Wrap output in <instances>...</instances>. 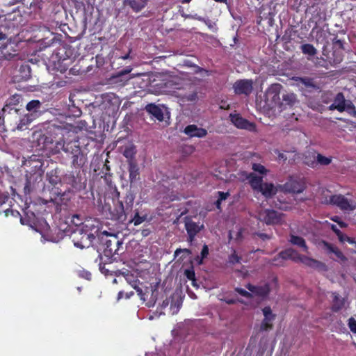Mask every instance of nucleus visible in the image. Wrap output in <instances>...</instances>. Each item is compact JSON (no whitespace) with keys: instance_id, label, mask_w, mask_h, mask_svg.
<instances>
[{"instance_id":"nucleus-51","label":"nucleus","mask_w":356,"mask_h":356,"mask_svg":"<svg viewBox=\"0 0 356 356\" xmlns=\"http://www.w3.org/2000/svg\"><path fill=\"white\" fill-rule=\"evenodd\" d=\"M209 255V248L207 245H204L201 251V257H197L196 260L199 264H202V261L204 259L207 258Z\"/></svg>"},{"instance_id":"nucleus-18","label":"nucleus","mask_w":356,"mask_h":356,"mask_svg":"<svg viewBox=\"0 0 356 356\" xmlns=\"http://www.w3.org/2000/svg\"><path fill=\"white\" fill-rule=\"evenodd\" d=\"M300 262L313 269L321 271H325L327 269L325 264L305 255H302Z\"/></svg>"},{"instance_id":"nucleus-42","label":"nucleus","mask_w":356,"mask_h":356,"mask_svg":"<svg viewBox=\"0 0 356 356\" xmlns=\"http://www.w3.org/2000/svg\"><path fill=\"white\" fill-rule=\"evenodd\" d=\"M316 166L321 165H328L332 162V157H326L321 154L317 153L316 154Z\"/></svg>"},{"instance_id":"nucleus-62","label":"nucleus","mask_w":356,"mask_h":356,"mask_svg":"<svg viewBox=\"0 0 356 356\" xmlns=\"http://www.w3.org/2000/svg\"><path fill=\"white\" fill-rule=\"evenodd\" d=\"M182 252H185L188 255L191 254V250L190 249H188V248H184V249H181V248H177L175 251V253H174V256L175 257H177L179 255V254L182 253Z\"/></svg>"},{"instance_id":"nucleus-60","label":"nucleus","mask_w":356,"mask_h":356,"mask_svg":"<svg viewBox=\"0 0 356 356\" xmlns=\"http://www.w3.org/2000/svg\"><path fill=\"white\" fill-rule=\"evenodd\" d=\"M218 203H221V202L225 200L229 196L230 194L229 192L218 191Z\"/></svg>"},{"instance_id":"nucleus-44","label":"nucleus","mask_w":356,"mask_h":356,"mask_svg":"<svg viewBox=\"0 0 356 356\" xmlns=\"http://www.w3.org/2000/svg\"><path fill=\"white\" fill-rule=\"evenodd\" d=\"M131 214V219L129 222H133L135 226H138L143 223L147 218L146 215L140 216L138 211L135 212L132 217V213Z\"/></svg>"},{"instance_id":"nucleus-47","label":"nucleus","mask_w":356,"mask_h":356,"mask_svg":"<svg viewBox=\"0 0 356 356\" xmlns=\"http://www.w3.org/2000/svg\"><path fill=\"white\" fill-rule=\"evenodd\" d=\"M164 86H163V92H170L171 91H172L173 90H176V89H178L179 88L177 87L178 84L175 83L172 80H166L164 83H163Z\"/></svg>"},{"instance_id":"nucleus-5","label":"nucleus","mask_w":356,"mask_h":356,"mask_svg":"<svg viewBox=\"0 0 356 356\" xmlns=\"http://www.w3.org/2000/svg\"><path fill=\"white\" fill-rule=\"evenodd\" d=\"M72 238L74 246L83 249L92 245L95 236L92 233L84 232L82 229H78L74 232Z\"/></svg>"},{"instance_id":"nucleus-14","label":"nucleus","mask_w":356,"mask_h":356,"mask_svg":"<svg viewBox=\"0 0 356 356\" xmlns=\"http://www.w3.org/2000/svg\"><path fill=\"white\" fill-rule=\"evenodd\" d=\"M229 118L231 122L239 129H244L252 131L255 129V124L250 122L248 120L242 118L239 114H230Z\"/></svg>"},{"instance_id":"nucleus-22","label":"nucleus","mask_w":356,"mask_h":356,"mask_svg":"<svg viewBox=\"0 0 356 356\" xmlns=\"http://www.w3.org/2000/svg\"><path fill=\"white\" fill-rule=\"evenodd\" d=\"M14 77L15 80L17 82L29 80L31 77V70L29 65L23 64L20 65Z\"/></svg>"},{"instance_id":"nucleus-8","label":"nucleus","mask_w":356,"mask_h":356,"mask_svg":"<svg viewBox=\"0 0 356 356\" xmlns=\"http://www.w3.org/2000/svg\"><path fill=\"white\" fill-rule=\"evenodd\" d=\"M302 255L293 248H287L281 251L271 261L274 266H281L284 265V261L291 259L294 262H300Z\"/></svg>"},{"instance_id":"nucleus-54","label":"nucleus","mask_w":356,"mask_h":356,"mask_svg":"<svg viewBox=\"0 0 356 356\" xmlns=\"http://www.w3.org/2000/svg\"><path fill=\"white\" fill-rule=\"evenodd\" d=\"M9 27L6 26H0V41L8 38Z\"/></svg>"},{"instance_id":"nucleus-24","label":"nucleus","mask_w":356,"mask_h":356,"mask_svg":"<svg viewBox=\"0 0 356 356\" xmlns=\"http://www.w3.org/2000/svg\"><path fill=\"white\" fill-rule=\"evenodd\" d=\"M147 4V0H123L124 7H129L133 12L141 11Z\"/></svg>"},{"instance_id":"nucleus-16","label":"nucleus","mask_w":356,"mask_h":356,"mask_svg":"<svg viewBox=\"0 0 356 356\" xmlns=\"http://www.w3.org/2000/svg\"><path fill=\"white\" fill-rule=\"evenodd\" d=\"M264 220L267 225H278L282 222L284 214L273 209H266L264 211Z\"/></svg>"},{"instance_id":"nucleus-6","label":"nucleus","mask_w":356,"mask_h":356,"mask_svg":"<svg viewBox=\"0 0 356 356\" xmlns=\"http://www.w3.org/2000/svg\"><path fill=\"white\" fill-rule=\"evenodd\" d=\"M20 99L21 95L15 94L6 101V105L2 108V114L0 115V122H3L5 118L8 121H10L12 116L17 117L19 110L13 107V106L18 104Z\"/></svg>"},{"instance_id":"nucleus-56","label":"nucleus","mask_w":356,"mask_h":356,"mask_svg":"<svg viewBox=\"0 0 356 356\" xmlns=\"http://www.w3.org/2000/svg\"><path fill=\"white\" fill-rule=\"evenodd\" d=\"M234 291L238 293V294H240L241 296L245 297V298H252V294L251 293V292H248L247 291H245V289H242V288H240V287H236L234 289Z\"/></svg>"},{"instance_id":"nucleus-25","label":"nucleus","mask_w":356,"mask_h":356,"mask_svg":"<svg viewBox=\"0 0 356 356\" xmlns=\"http://www.w3.org/2000/svg\"><path fill=\"white\" fill-rule=\"evenodd\" d=\"M52 67L53 70L56 72H59L62 74L65 73L68 69V65L67 62L68 61L67 58H58L57 56H52Z\"/></svg>"},{"instance_id":"nucleus-31","label":"nucleus","mask_w":356,"mask_h":356,"mask_svg":"<svg viewBox=\"0 0 356 356\" xmlns=\"http://www.w3.org/2000/svg\"><path fill=\"white\" fill-rule=\"evenodd\" d=\"M35 120V118H33L28 113L25 114L19 118L18 122H16V127L13 128V129H17L18 130H25L27 129L28 126Z\"/></svg>"},{"instance_id":"nucleus-7","label":"nucleus","mask_w":356,"mask_h":356,"mask_svg":"<svg viewBox=\"0 0 356 356\" xmlns=\"http://www.w3.org/2000/svg\"><path fill=\"white\" fill-rule=\"evenodd\" d=\"M280 190L284 193L300 194L306 188V182L303 178L291 177L283 185L279 186Z\"/></svg>"},{"instance_id":"nucleus-40","label":"nucleus","mask_w":356,"mask_h":356,"mask_svg":"<svg viewBox=\"0 0 356 356\" xmlns=\"http://www.w3.org/2000/svg\"><path fill=\"white\" fill-rule=\"evenodd\" d=\"M11 207H9L5 208V209H3L5 216L6 217L11 216L14 218H20V222L22 225H26V222L24 221V218L21 216L20 213L17 210L11 209Z\"/></svg>"},{"instance_id":"nucleus-36","label":"nucleus","mask_w":356,"mask_h":356,"mask_svg":"<svg viewBox=\"0 0 356 356\" xmlns=\"http://www.w3.org/2000/svg\"><path fill=\"white\" fill-rule=\"evenodd\" d=\"M37 142L39 146V149H44L47 147L49 144L52 143V139L46 134H40L37 138Z\"/></svg>"},{"instance_id":"nucleus-20","label":"nucleus","mask_w":356,"mask_h":356,"mask_svg":"<svg viewBox=\"0 0 356 356\" xmlns=\"http://www.w3.org/2000/svg\"><path fill=\"white\" fill-rule=\"evenodd\" d=\"M184 132L191 138H203L207 134V129L198 127L195 124H190L186 126L184 130Z\"/></svg>"},{"instance_id":"nucleus-28","label":"nucleus","mask_w":356,"mask_h":356,"mask_svg":"<svg viewBox=\"0 0 356 356\" xmlns=\"http://www.w3.org/2000/svg\"><path fill=\"white\" fill-rule=\"evenodd\" d=\"M281 85L279 83L272 84L266 92V97L267 101L271 98L272 102H275L280 100Z\"/></svg>"},{"instance_id":"nucleus-27","label":"nucleus","mask_w":356,"mask_h":356,"mask_svg":"<svg viewBox=\"0 0 356 356\" xmlns=\"http://www.w3.org/2000/svg\"><path fill=\"white\" fill-rule=\"evenodd\" d=\"M4 17L6 21H15L17 17L22 18L20 11L17 8H13L10 10L0 9V18Z\"/></svg>"},{"instance_id":"nucleus-57","label":"nucleus","mask_w":356,"mask_h":356,"mask_svg":"<svg viewBox=\"0 0 356 356\" xmlns=\"http://www.w3.org/2000/svg\"><path fill=\"white\" fill-rule=\"evenodd\" d=\"M348 326L353 333L356 334V320L353 317L348 318Z\"/></svg>"},{"instance_id":"nucleus-45","label":"nucleus","mask_w":356,"mask_h":356,"mask_svg":"<svg viewBox=\"0 0 356 356\" xmlns=\"http://www.w3.org/2000/svg\"><path fill=\"white\" fill-rule=\"evenodd\" d=\"M275 206L276 208L283 211H289L292 208L289 202L282 201L279 197L275 201Z\"/></svg>"},{"instance_id":"nucleus-50","label":"nucleus","mask_w":356,"mask_h":356,"mask_svg":"<svg viewBox=\"0 0 356 356\" xmlns=\"http://www.w3.org/2000/svg\"><path fill=\"white\" fill-rule=\"evenodd\" d=\"M184 275L188 280L193 282V284L195 285L194 282H195V273L193 269V267L191 266L190 268L186 269L184 270Z\"/></svg>"},{"instance_id":"nucleus-17","label":"nucleus","mask_w":356,"mask_h":356,"mask_svg":"<svg viewBox=\"0 0 356 356\" xmlns=\"http://www.w3.org/2000/svg\"><path fill=\"white\" fill-rule=\"evenodd\" d=\"M127 165V170L129 172V180L130 182V188H131L134 184L139 181L140 179V168L137 163V161H129V164Z\"/></svg>"},{"instance_id":"nucleus-48","label":"nucleus","mask_w":356,"mask_h":356,"mask_svg":"<svg viewBox=\"0 0 356 356\" xmlns=\"http://www.w3.org/2000/svg\"><path fill=\"white\" fill-rule=\"evenodd\" d=\"M198 99V95L197 91H193L191 93L186 94L181 97L183 102H195Z\"/></svg>"},{"instance_id":"nucleus-34","label":"nucleus","mask_w":356,"mask_h":356,"mask_svg":"<svg viewBox=\"0 0 356 356\" xmlns=\"http://www.w3.org/2000/svg\"><path fill=\"white\" fill-rule=\"evenodd\" d=\"M49 36H47L44 38L38 40L40 49H44L47 47H51L55 42L56 37L53 33L48 31Z\"/></svg>"},{"instance_id":"nucleus-21","label":"nucleus","mask_w":356,"mask_h":356,"mask_svg":"<svg viewBox=\"0 0 356 356\" xmlns=\"http://www.w3.org/2000/svg\"><path fill=\"white\" fill-rule=\"evenodd\" d=\"M42 103L38 99L30 101L26 106L28 114L36 119L42 114Z\"/></svg>"},{"instance_id":"nucleus-2","label":"nucleus","mask_w":356,"mask_h":356,"mask_svg":"<svg viewBox=\"0 0 356 356\" xmlns=\"http://www.w3.org/2000/svg\"><path fill=\"white\" fill-rule=\"evenodd\" d=\"M61 146L63 151L72 159V165L76 168H81L86 161V157L81 149L78 140H72L69 142L60 140L57 143V147Z\"/></svg>"},{"instance_id":"nucleus-32","label":"nucleus","mask_w":356,"mask_h":356,"mask_svg":"<svg viewBox=\"0 0 356 356\" xmlns=\"http://www.w3.org/2000/svg\"><path fill=\"white\" fill-rule=\"evenodd\" d=\"M203 228V225L199 226L197 223L193 221L190 218H186L185 220V229L187 232V234H198L200 230Z\"/></svg>"},{"instance_id":"nucleus-52","label":"nucleus","mask_w":356,"mask_h":356,"mask_svg":"<svg viewBox=\"0 0 356 356\" xmlns=\"http://www.w3.org/2000/svg\"><path fill=\"white\" fill-rule=\"evenodd\" d=\"M252 169L254 172H259L261 175H264L267 172L266 168L260 163H254L252 164Z\"/></svg>"},{"instance_id":"nucleus-30","label":"nucleus","mask_w":356,"mask_h":356,"mask_svg":"<svg viewBox=\"0 0 356 356\" xmlns=\"http://www.w3.org/2000/svg\"><path fill=\"white\" fill-rule=\"evenodd\" d=\"M145 109L147 113L152 115L158 120L162 121L163 120V113L161 108L155 104L151 103L147 104Z\"/></svg>"},{"instance_id":"nucleus-4","label":"nucleus","mask_w":356,"mask_h":356,"mask_svg":"<svg viewBox=\"0 0 356 356\" xmlns=\"http://www.w3.org/2000/svg\"><path fill=\"white\" fill-rule=\"evenodd\" d=\"M321 202L325 204L337 206L343 211H353L355 209V204H352L350 202L341 194L323 197Z\"/></svg>"},{"instance_id":"nucleus-38","label":"nucleus","mask_w":356,"mask_h":356,"mask_svg":"<svg viewBox=\"0 0 356 356\" xmlns=\"http://www.w3.org/2000/svg\"><path fill=\"white\" fill-rule=\"evenodd\" d=\"M289 241L298 247L303 249L304 251L307 252L308 247L306 244L305 240L299 236L291 235Z\"/></svg>"},{"instance_id":"nucleus-11","label":"nucleus","mask_w":356,"mask_h":356,"mask_svg":"<svg viewBox=\"0 0 356 356\" xmlns=\"http://www.w3.org/2000/svg\"><path fill=\"white\" fill-rule=\"evenodd\" d=\"M245 288L248 289L252 294L262 299L267 298L270 292V286L268 283L257 286L248 283L245 285Z\"/></svg>"},{"instance_id":"nucleus-13","label":"nucleus","mask_w":356,"mask_h":356,"mask_svg":"<svg viewBox=\"0 0 356 356\" xmlns=\"http://www.w3.org/2000/svg\"><path fill=\"white\" fill-rule=\"evenodd\" d=\"M64 181L70 185L72 188L76 190H81L84 188V184L82 182V177L79 175V172L74 173L71 172L66 174L63 177Z\"/></svg>"},{"instance_id":"nucleus-19","label":"nucleus","mask_w":356,"mask_h":356,"mask_svg":"<svg viewBox=\"0 0 356 356\" xmlns=\"http://www.w3.org/2000/svg\"><path fill=\"white\" fill-rule=\"evenodd\" d=\"M18 56L17 50L14 47L10 44H3L0 47V60H10L15 57Z\"/></svg>"},{"instance_id":"nucleus-1","label":"nucleus","mask_w":356,"mask_h":356,"mask_svg":"<svg viewBox=\"0 0 356 356\" xmlns=\"http://www.w3.org/2000/svg\"><path fill=\"white\" fill-rule=\"evenodd\" d=\"M120 195V192L115 189L113 199H117L118 202L114 209H112L110 205L105 204L103 209L106 212L108 211V218L124 222L127 219V216L132 213L136 193L131 188H129L124 197V201L119 200Z\"/></svg>"},{"instance_id":"nucleus-43","label":"nucleus","mask_w":356,"mask_h":356,"mask_svg":"<svg viewBox=\"0 0 356 356\" xmlns=\"http://www.w3.org/2000/svg\"><path fill=\"white\" fill-rule=\"evenodd\" d=\"M47 177L49 182L54 186H56L58 183L60 182V178L57 175L56 170H51L47 172Z\"/></svg>"},{"instance_id":"nucleus-10","label":"nucleus","mask_w":356,"mask_h":356,"mask_svg":"<svg viewBox=\"0 0 356 356\" xmlns=\"http://www.w3.org/2000/svg\"><path fill=\"white\" fill-rule=\"evenodd\" d=\"M252 84L253 82L252 80H238L233 85L234 92L237 95H249L252 91Z\"/></svg>"},{"instance_id":"nucleus-3","label":"nucleus","mask_w":356,"mask_h":356,"mask_svg":"<svg viewBox=\"0 0 356 356\" xmlns=\"http://www.w3.org/2000/svg\"><path fill=\"white\" fill-rule=\"evenodd\" d=\"M106 238L102 239L103 243V253L104 256L106 257L108 263L118 261L120 255L123 252L122 242L120 241L116 235L108 234L106 232Z\"/></svg>"},{"instance_id":"nucleus-33","label":"nucleus","mask_w":356,"mask_h":356,"mask_svg":"<svg viewBox=\"0 0 356 356\" xmlns=\"http://www.w3.org/2000/svg\"><path fill=\"white\" fill-rule=\"evenodd\" d=\"M259 191H261L266 197H270L276 193V189L271 183H263Z\"/></svg>"},{"instance_id":"nucleus-63","label":"nucleus","mask_w":356,"mask_h":356,"mask_svg":"<svg viewBox=\"0 0 356 356\" xmlns=\"http://www.w3.org/2000/svg\"><path fill=\"white\" fill-rule=\"evenodd\" d=\"M333 44L335 47H338L339 49H340L341 50L344 49L343 41L341 40L337 39V38H334Z\"/></svg>"},{"instance_id":"nucleus-61","label":"nucleus","mask_w":356,"mask_h":356,"mask_svg":"<svg viewBox=\"0 0 356 356\" xmlns=\"http://www.w3.org/2000/svg\"><path fill=\"white\" fill-rule=\"evenodd\" d=\"M221 301L225 302L227 305H234L237 302H243V300L235 299V298H224L220 299Z\"/></svg>"},{"instance_id":"nucleus-37","label":"nucleus","mask_w":356,"mask_h":356,"mask_svg":"<svg viewBox=\"0 0 356 356\" xmlns=\"http://www.w3.org/2000/svg\"><path fill=\"white\" fill-rule=\"evenodd\" d=\"M13 200L8 192H0V209H5L4 206L12 207Z\"/></svg>"},{"instance_id":"nucleus-41","label":"nucleus","mask_w":356,"mask_h":356,"mask_svg":"<svg viewBox=\"0 0 356 356\" xmlns=\"http://www.w3.org/2000/svg\"><path fill=\"white\" fill-rule=\"evenodd\" d=\"M300 49L304 54L313 56L316 54L317 50L312 44H304L301 45Z\"/></svg>"},{"instance_id":"nucleus-39","label":"nucleus","mask_w":356,"mask_h":356,"mask_svg":"<svg viewBox=\"0 0 356 356\" xmlns=\"http://www.w3.org/2000/svg\"><path fill=\"white\" fill-rule=\"evenodd\" d=\"M303 162L305 165L314 168L316 167V153L315 152H308L305 154Z\"/></svg>"},{"instance_id":"nucleus-26","label":"nucleus","mask_w":356,"mask_h":356,"mask_svg":"<svg viewBox=\"0 0 356 356\" xmlns=\"http://www.w3.org/2000/svg\"><path fill=\"white\" fill-rule=\"evenodd\" d=\"M334 102L337 106V111L339 112H343L346 108L348 109L354 107L353 103L350 102L346 104L345 97L342 92H339L334 97Z\"/></svg>"},{"instance_id":"nucleus-64","label":"nucleus","mask_w":356,"mask_h":356,"mask_svg":"<svg viewBox=\"0 0 356 356\" xmlns=\"http://www.w3.org/2000/svg\"><path fill=\"white\" fill-rule=\"evenodd\" d=\"M72 222L74 223L76 226L82 224V220L80 219L78 215H74L72 217Z\"/></svg>"},{"instance_id":"nucleus-46","label":"nucleus","mask_w":356,"mask_h":356,"mask_svg":"<svg viewBox=\"0 0 356 356\" xmlns=\"http://www.w3.org/2000/svg\"><path fill=\"white\" fill-rule=\"evenodd\" d=\"M296 152V147H292L290 148L289 150H283V152L278 150V149H275V154H277V158L279 160H281L284 162H285L286 160H287V156L285 155L284 152H287V153H295Z\"/></svg>"},{"instance_id":"nucleus-29","label":"nucleus","mask_w":356,"mask_h":356,"mask_svg":"<svg viewBox=\"0 0 356 356\" xmlns=\"http://www.w3.org/2000/svg\"><path fill=\"white\" fill-rule=\"evenodd\" d=\"M324 249L327 253H333L335 256L341 261H346L347 257L343 254V252L336 246L327 241H323Z\"/></svg>"},{"instance_id":"nucleus-53","label":"nucleus","mask_w":356,"mask_h":356,"mask_svg":"<svg viewBox=\"0 0 356 356\" xmlns=\"http://www.w3.org/2000/svg\"><path fill=\"white\" fill-rule=\"evenodd\" d=\"M241 257L238 256L236 251L234 250L233 253L231 254L228 257V262L231 264H238L241 261Z\"/></svg>"},{"instance_id":"nucleus-9","label":"nucleus","mask_w":356,"mask_h":356,"mask_svg":"<svg viewBox=\"0 0 356 356\" xmlns=\"http://www.w3.org/2000/svg\"><path fill=\"white\" fill-rule=\"evenodd\" d=\"M296 85L302 91L312 92L320 89V86L316 82L314 78L309 76L293 77Z\"/></svg>"},{"instance_id":"nucleus-23","label":"nucleus","mask_w":356,"mask_h":356,"mask_svg":"<svg viewBox=\"0 0 356 356\" xmlns=\"http://www.w3.org/2000/svg\"><path fill=\"white\" fill-rule=\"evenodd\" d=\"M240 174L249 181V184L253 189L259 190L263 184L261 177H259L253 172L248 173L246 172H241Z\"/></svg>"},{"instance_id":"nucleus-59","label":"nucleus","mask_w":356,"mask_h":356,"mask_svg":"<svg viewBox=\"0 0 356 356\" xmlns=\"http://www.w3.org/2000/svg\"><path fill=\"white\" fill-rule=\"evenodd\" d=\"M107 162H108V161H106L104 165V168H106V172H105L104 177H105V180H106V183L108 184L111 181V174L110 173V170H111L110 166L106 164Z\"/></svg>"},{"instance_id":"nucleus-15","label":"nucleus","mask_w":356,"mask_h":356,"mask_svg":"<svg viewBox=\"0 0 356 356\" xmlns=\"http://www.w3.org/2000/svg\"><path fill=\"white\" fill-rule=\"evenodd\" d=\"M332 305L330 309L334 313L339 312L346 307L347 303V298L341 297L339 293L331 292Z\"/></svg>"},{"instance_id":"nucleus-12","label":"nucleus","mask_w":356,"mask_h":356,"mask_svg":"<svg viewBox=\"0 0 356 356\" xmlns=\"http://www.w3.org/2000/svg\"><path fill=\"white\" fill-rule=\"evenodd\" d=\"M264 319L260 325V330L268 331L273 328V323L275 320L276 314H273L270 307L267 306L262 309Z\"/></svg>"},{"instance_id":"nucleus-49","label":"nucleus","mask_w":356,"mask_h":356,"mask_svg":"<svg viewBox=\"0 0 356 356\" xmlns=\"http://www.w3.org/2000/svg\"><path fill=\"white\" fill-rule=\"evenodd\" d=\"M44 0H33L30 6L36 12L37 10H41L44 8Z\"/></svg>"},{"instance_id":"nucleus-58","label":"nucleus","mask_w":356,"mask_h":356,"mask_svg":"<svg viewBox=\"0 0 356 356\" xmlns=\"http://www.w3.org/2000/svg\"><path fill=\"white\" fill-rule=\"evenodd\" d=\"M331 229L338 236L340 241L343 242L345 241L344 234L335 225H332Z\"/></svg>"},{"instance_id":"nucleus-55","label":"nucleus","mask_w":356,"mask_h":356,"mask_svg":"<svg viewBox=\"0 0 356 356\" xmlns=\"http://www.w3.org/2000/svg\"><path fill=\"white\" fill-rule=\"evenodd\" d=\"M19 1H16V0H12V1H6V0H3L1 4V6H3L5 7V9L4 10H10L12 8H13L14 7V5L17 3V2H19Z\"/></svg>"},{"instance_id":"nucleus-35","label":"nucleus","mask_w":356,"mask_h":356,"mask_svg":"<svg viewBox=\"0 0 356 356\" xmlns=\"http://www.w3.org/2000/svg\"><path fill=\"white\" fill-rule=\"evenodd\" d=\"M136 154V146L134 145H131L125 147L123 155L127 159V164H129V161H136L135 159V156Z\"/></svg>"}]
</instances>
